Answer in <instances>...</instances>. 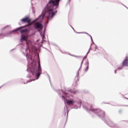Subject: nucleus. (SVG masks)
Here are the masks:
<instances>
[{"label":"nucleus","mask_w":128,"mask_h":128,"mask_svg":"<svg viewBox=\"0 0 128 128\" xmlns=\"http://www.w3.org/2000/svg\"><path fill=\"white\" fill-rule=\"evenodd\" d=\"M33 74H36L37 76V80L40 78V74H42V68L40 67V63H38V66H35L33 70H32Z\"/></svg>","instance_id":"obj_3"},{"label":"nucleus","mask_w":128,"mask_h":128,"mask_svg":"<svg viewBox=\"0 0 128 128\" xmlns=\"http://www.w3.org/2000/svg\"><path fill=\"white\" fill-rule=\"evenodd\" d=\"M86 70H88V64H87Z\"/></svg>","instance_id":"obj_13"},{"label":"nucleus","mask_w":128,"mask_h":128,"mask_svg":"<svg viewBox=\"0 0 128 128\" xmlns=\"http://www.w3.org/2000/svg\"><path fill=\"white\" fill-rule=\"evenodd\" d=\"M76 80H77L78 81V80H79V78H78V72H77L76 73Z\"/></svg>","instance_id":"obj_10"},{"label":"nucleus","mask_w":128,"mask_h":128,"mask_svg":"<svg viewBox=\"0 0 128 128\" xmlns=\"http://www.w3.org/2000/svg\"><path fill=\"white\" fill-rule=\"evenodd\" d=\"M34 26L36 30H42V28H44V26L42 24L40 23L39 22H36L34 24Z\"/></svg>","instance_id":"obj_4"},{"label":"nucleus","mask_w":128,"mask_h":128,"mask_svg":"<svg viewBox=\"0 0 128 128\" xmlns=\"http://www.w3.org/2000/svg\"><path fill=\"white\" fill-rule=\"evenodd\" d=\"M21 22H23L24 24H26L27 22L28 24L27 25H26L25 26L19 27L17 29H16L15 30H13L12 32H18V30H22V28H26L32 24V23H30V22H32V20L29 19L28 17H26L24 18H22L21 20Z\"/></svg>","instance_id":"obj_2"},{"label":"nucleus","mask_w":128,"mask_h":128,"mask_svg":"<svg viewBox=\"0 0 128 128\" xmlns=\"http://www.w3.org/2000/svg\"><path fill=\"white\" fill-rule=\"evenodd\" d=\"M64 94H76V91H74V90H66V92H63Z\"/></svg>","instance_id":"obj_6"},{"label":"nucleus","mask_w":128,"mask_h":128,"mask_svg":"<svg viewBox=\"0 0 128 128\" xmlns=\"http://www.w3.org/2000/svg\"><path fill=\"white\" fill-rule=\"evenodd\" d=\"M40 16H42V18H44V14H42Z\"/></svg>","instance_id":"obj_11"},{"label":"nucleus","mask_w":128,"mask_h":128,"mask_svg":"<svg viewBox=\"0 0 128 128\" xmlns=\"http://www.w3.org/2000/svg\"><path fill=\"white\" fill-rule=\"evenodd\" d=\"M26 38H28L26 36H24V35H22L21 36V40H26Z\"/></svg>","instance_id":"obj_8"},{"label":"nucleus","mask_w":128,"mask_h":128,"mask_svg":"<svg viewBox=\"0 0 128 128\" xmlns=\"http://www.w3.org/2000/svg\"><path fill=\"white\" fill-rule=\"evenodd\" d=\"M28 32V30L26 29L25 30H22L20 31V34H24V32Z\"/></svg>","instance_id":"obj_9"},{"label":"nucleus","mask_w":128,"mask_h":128,"mask_svg":"<svg viewBox=\"0 0 128 128\" xmlns=\"http://www.w3.org/2000/svg\"><path fill=\"white\" fill-rule=\"evenodd\" d=\"M74 104V101L72 100H68L67 101V104H68V106H70V104Z\"/></svg>","instance_id":"obj_7"},{"label":"nucleus","mask_w":128,"mask_h":128,"mask_svg":"<svg viewBox=\"0 0 128 128\" xmlns=\"http://www.w3.org/2000/svg\"><path fill=\"white\" fill-rule=\"evenodd\" d=\"M122 66H128V58H126L122 62Z\"/></svg>","instance_id":"obj_5"},{"label":"nucleus","mask_w":128,"mask_h":128,"mask_svg":"<svg viewBox=\"0 0 128 128\" xmlns=\"http://www.w3.org/2000/svg\"><path fill=\"white\" fill-rule=\"evenodd\" d=\"M60 0H55L54 2V0H50L49 1L48 4L46 8L48 12V20L52 18L54 16H56V14L58 12L54 10H56V8H58Z\"/></svg>","instance_id":"obj_1"},{"label":"nucleus","mask_w":128,"mask_h":128,"mask_svg":"<svg viewBox=\"0 0 128 128\" xmlns=\"http://www.w3.org/2000/svg\"><path fill=\"white\" fill-rule=\"evenodd\" d=\"M62 98L63 100H65L66 98L64 97V96H62Z\"/></svg>","instance_id":"obj_12"}]
</instances>
